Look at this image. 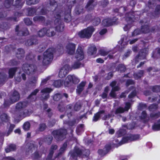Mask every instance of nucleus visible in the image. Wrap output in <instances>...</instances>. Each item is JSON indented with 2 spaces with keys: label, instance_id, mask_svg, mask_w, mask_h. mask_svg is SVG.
Masks as SVG:
<instances>
[{
  "label": "nucleus",
  "instance_id": "obj_1",
  "mask_svg": "<svg viewBox=\"0 0 160 160\" xmlns=\"http://www.w3.org/2000/svg\"><path fill=\"white\" fill-rule=\"evenodd\" d=\"M20 98V95L16 90H14L11 92L9 94V101H5L4 105L5 107H7L12 104L18 101Z\"/></svg>",
  "mask_w": 160,
  "mask_h": 160
},
{
  "label": "nucleus",
  "instance_id": "obj_2",
  "mask_svg": "<svg viewBox=\"0 0 160 160\" xmlns=\"http://www.w3.org/2000/svg\"><path fill=\"white\" fill-rule=\"evenodd\" d=\"M55 51L54 48H49L44 53L42 60L43 65H46L50 63L53 59V54Z\"/></svg>",
  "mask_w": 160,
  "mask_h": 160
},
{
  "label": "nucleus",
  "instance_id": "obj_3",
  "mask_svg": "<svg viewBox=\"0 0 160 160\" xmlns=\"http://www.w3.org/2000/svg\"><path fill=\"white\" fill-rule=\"evenodd\" d=\"M61 11H60L59 12H56L54 14V17L56 19L54 20V22L56 25L55 29L58 32L63 31L64 27V24L61 22Z\"/></svg>",
  "mask_w": 160,
  "mask_h": 160
},
{
  "label": "nucleus",
  "instance_id": "obj_4",
  "mask_svg": "<svg viewBox=\"0 0 160 160\" xmlns=\"http://www.w3.org/2000/svg\"><path fill=\"white\" fill-rule=\"evenodd\" d=\"M95 30L92 26L89 27L79 32L78 35L82 38H89L91 37Z\"/></svg>",
  "mask_w": 160,
  "mask_h": 160
},
{
  "label": "nucleus",
  "instance_id": "obj_5",
  "mask_svg": "<svg viewBox=\"0 0 160 160\" xmlns=\"http://www.w3.org/2000/svg\"><path fill=\"white\" fill-rule=\"evenodd\" d=\"M23 71L27 74L32 75L34 74L37 71L36 66L33 64L24 63L22 66Z\"/></svg>",
  "mask_w": 160,
  "mask_h": 160
},
{
  "label": "nucleus",
  "instance_id": "obj_6",
  "mask_svg": "<svg viewBox=\"0 0 160 160\" xmlns=\"http://www.w3.org/2000/svg\"><path fill=\"white\" fill-rule=\"evenodd\" d=\"M80 81L79 79L74 75H68L65 79L64 85L65 87H69L73 84H77Z\"/></svg>",
  "mask_w": 160,
  "mask_h": 160
},
{
  "label": "nucleus",
  "instance_id": "obj_7",
  "mask_svg": "<svg viewBox=\"0 0 160 160\" xmlns=\"http://www.w3.org/2000/svg\"><path fill=\"white\" fill-rule=\"evenodd\" d=\"M52 133L57 141H62L66 138L67 131H53Z\"/></svg>",
  "mask_w": 160,
  "mask_h": 160
},
{
  "label": "nucleus",
  "instance_id": "obj_8",
  "mask_svg": "<svg viewBox=\"0 0 160 160\" xmlns=\"http://www.w3.org/2000/svg\"><path fill=\"white\" fill-rule=\"evenodd\" d=\"M69 154L71 157L72 159H74L81 156L82 154V150L78 147H75L73 150L70 151Z\"/></svg>",
  "mask_w": 160,
  "mask_h": 160
},
{
  "label": "nucleus",
  "instance_id": "obj_9",
  "mask_svg": "<svg viewBox=\"0 0 160 160\" xmlns=\"http://www.w3.org/2000/svg\"><path fill=\"white\" fill-rule=\"evenodd\" d=\"M52 89L49 88H45L42 89L41 92L42 93L40 97V100L43 102L47 101L49 97V93Z\"/></svg>",
  "mask_w": 160,
  "mask_h": 160
},
{
  "label": "nucleus",
  "instance_id": "obj_10",
  "mask_svg": "<svg viewBox=\"0 0 160 160\" xmlns=\"http://www.w3.org/2000/svg\"><path fill=\"white\" fill-rule=\"evenodd\" d=\"M17 34L20 36H26L29 34V32L26 28L20 29L18 26H17L15 28Z\"/></svg>",
  "mask_w": 160,
  "mask_h": 160
},
{
  "label": "nucleus",
  "instance_id": "obj_11",
  "mask_svg": "<svg viewBox=\"0 0 160 160\" xmlns=\"http://www.w3.org/2000/svg\"><path fill=\"white\" fill-rule=\"evenodd\" d=\"M66 52L70 55H73L75 53L76 49V45L73 43H69L66 45Z\"/></svg>",
  "mask_w": 160,
  "mask_h": 160
},
{
  "label": "nucleus",
  "instance_id": "obj_12",
  "mask_svg": "<svg viewBox=\"0 0 160 160\" xmlns=\"http://www.w3.org/2000/svg\"><path fill=\"white\" fill-rule=\"evenodd\" d=\"M84 57L83 48L81 46H79L76 50L75 58L77 60H81L83 59Z\"/></svg>",
  "mask_w": 160,
  "mask_h": 160
},
{
  "label": "nucleus",
  "instance_id": "obj_13",
  "mask_svg": "<svg viewBox=\"0 0 160 160\" xmlns=\"http://www.w3.org/2000/svg\"><path fill=\"white\" fill-rule=\"evenodd\" d=\"M57 4L56 2L54 0H48L46 7L48 8L49 10L53 12L57 10V8L55 6Z\"/></svg>",
  "mask_w": 160,
  "mask_h": 160
},
{
  "label": "nucleus",
  "instance_id": "obj_14",
  "mask_svg": "<svg viewBox=\"0 0 160 160\" xmlns=\"http://www.w3.org/2000/svg\"><path fill=\"white\" fill-rule=\"evenodd\" d=\"M69 67L68 65H65L60 70L59 73V76L60 78H63L65 77L68 73Z\"/></svg>",
  "mask_w": 160,
  "mask_h": 160
},
{
  "label": "nucleus",
  "instance_id": "obj_15",
  "mask_svg": "<svg viewBox=\"0 0 160 160\" xmlns=\"http://www.w3.org/2000/svg\"><path fill=\"white\" fill-rule=\"evenodd\" d=\"M28 102L20 101L16 104L15 108L17 111L22 112V110L26 108L28 106Z\"/></svg>",
  "mask_w": 160,
  "mask_h": 160
},
{
  "label": "nucleus",
  "instance_id": "obj_16",
  "mask_svg": "<svg viewBox=\"0 0 160 160\" xmlns=\"http://www.w3.org/2000/svg\"><path fill=\"white\" fill-rule=\"evenodd\" d=\"M124 108L120 107L117 108L115 112V114H118L123 113L125 111H127L130 107V102H126Z\"/></svg>",
  "mask_w": 160,
  "mask_h": 160
},
{
  "label": "nucleus",
  "instance_id": "obj_17",
  "mask_svg": "<svg viewBox=\"0 0 160 160\" xmlns=\"http://www.w3.org/2000/svg\"><path fill=\"white\" fill-rule=\"evenodd\" d=\"M58 147L57 145L52 144L51 145L46 160H52V157L54 152V151L57 149Z\"/></svg>",
  "mask_w": 160,
  "mask_h": 160
},
{
  "label": "nucleus",
  "instance_id": "obj_18",
  "mask_svg": "<svg viewBox=\"0 0 160 160\" xmlns=\"http://www.w3.org/2000/svg\"><path fill=\"white\" fill-rule=\"evenodd\" d=\"M97 2L94 0H89L85 7V8L88 10H92L96 6Z\"/></svg>",
  "mask_w": 160,
  "mask_h": 160
},
{
  "label": "nucleus",
  "instance_id": "obj_19",
  "mask_svg": "<svg viewBox=\"0 0 160 160\" xmlns=\"http://www.w3.org/2000/svg\"><path fill=\"white\" fill-rule=\"evenodd\" d=\"M32 112L33 111L31 109H25L23 111L20 112L19 115L20 117L24 118L29 116Z\"/></svg>",
  "mask_w": 160,
  "mask_h": 160
},
{
  "label": "nucleus",
  "instance_id": "obj_20",
  "mask_svg": "<svg viewBox=\"0 0 160 160\" xmlns=\"http://www.w3.org/2000/svg\"><path fill=\"white\" fill-rule=\"evenodd\" d=\"M17 149V146L16 144L11 143L6 147L5 148V151L6 153L10 152L15 151Z\"/></svg>",
  "mask_w": 160,
  "mask_h": 160
},
{
  "label": "nucleus",
  "instance_id": "obj_21",
  "mask_svg": "<svg viewBox=\"0 0 160 160\" xmlns=\"http://www.w3.org/2000/svg\"><path fill=\"white\" fill-rule=\"evenodd\" d=\"M115 23V21L114 19L111 20L110 18L104 19L102 22V24L104 26H109L112 25Z\"/></svg>",
  "mask_w": 160,
  "mask_h": 160
},
{
  "label": "nucleus",
  "instance_id": "obj_22",
  "mask_svg": "<svg viewBox=\"0 0 160 160\" xmlns=\"http://www.w3.org/2000/svg\"><path fill=\"white\" fill-rule=\"evenodd\" d=\"M25 52L24 50L22 48H19L16 52V57L18 59H21L24 56Z\"/></svg>",
  "mask_w": 160,
  "mask_h": 160
},
{
  "label": "nucleus",
  "instance_id": "obj_23",
  "mask_svg": "<svg viewBox=\"0 0 160 160\" xmlns=\"http://www.w3.org/2000/svg\"><path fill=\"white\" fill-rule=\"evenodd\" d=\"M46 36L48 37H51L54 36L56 34L55 28L51 27L48 29L46 28Z\"/></svg>",
  "mask_w": 160,
  "mask_h": 160
},
{
  "label": "nucleus",
  "instance_id": "obj_24",
  "mask_svg": "<svg viewBox=\"0 0 160 160\" xmlns=\"http://www.w3.org/2000/svg\"><path fill=\"white\" fill-rule=\"evenodd\" d=\"M137 55L140 57V60L145 59L146 56V49H144L140 50Z\"/></svg>",
  "mask_w": 160,
  "mask_h": 160
},
{
  "label": "nucleus",
  "instance_id": "obj_25",
  "mask_svg": "<svg viewBox=\"0 0 160 160\" xmlns=\"http://www.w3.org/2000/svg\"><path fill=\"white\" fill-rule=\"evenodd\" d=\"M130 140V136L123 137L122 139L117 144V147L122 145L125 143L128 142V141Z\"/></svg>",
  "mask_w": 160,
  "mask_h": 160
},
{
  "label": "nucleus",
  "instance_id": "obj_26",
  "mask_svg": "<svg viewBox=\"0 0 160 160\" xmlns=\"http://www.w3.org/2000/svg\"><path fill=\"white\" fill-rule=\"evenodd\" d=\"M86 84V82H82L77 86V92L78 94H80L81 92L83 90Z\"/></svg>",
  "mask_w": 160,
  "mask_h": 160
},
{
  "label": "nucleus",
  "instance_id": "obj_27",
  "mask_svg": "<svg viewBox=\"0 0 160 160\" xmlns=\"http://www.w3.org/2000/svg\"><path fill=\"white\" fill-rule=\"evenodd\" d=\"M141 29L143 33H147L150 32L149 26L148 24H144L141 26Z\"/></svg>",
  "mask_w": 160,
  "mask_h": 160
},
{
  "label": "nucleus",
  "instance_id": "obj_28",
  "mask_svg": "<svg viewBox=\"0 0 160 160\" xmlns=\"http://www.w3.org/2000/svg\"><path fill=\"white\" fill-rule=\"evenodd\" d=\"M144 71L139 70L138 72L134 73L133 75L134 78L136 79H140L143 75Z\"/></svg>",
  "mask_w": 160,
  "mask_h": 160
},
{
  "label": "nucleus",
  "instance_id": "obj_29",
  "mask_svg": "<svg viewBox=\"0 0 160 160\" xmlns=\"http://www.w3.org/2000/svg\"><path fill=\"white\" fill-rule=\"evenodd\" d=\"M52 136L50 135L45 136L43 138V140L45 143L48 145H50L52 143L53 140Z\"/></svg>",
  "mask_w": 160,
  "mask_h": 160
},
{
  "label": "nucleus",
  "instance_id": "obj_30",
  "mask_svg": "<svg viewBox=\"0 0 160 160\" xmlns=\"http://www.w3.org/2000/svg\"><path fill=\"white\" fill-rule=\"evenodd\" d=\"M71 8H68V10L67 12L65 13V15L64 17V21L67 22H68L71 20Z\"/></svg>",
  "mask_w": 160,
  "mask_h": 160
},
{
  "label": "nucleus",
  "instance_id": "obj_31",
  "mask_svg": "<svg viewBox=\"0 0 160 160\" xmlns=\"http://www.w3.org/2000/svg\"><path fill=\"white\" fill-rule=\"evenodd\" d=\"M141 139V135L140 134H131V142L137 141Z\"/></svg>",
  "mask_w": 160,
  "mask_h": 160
},
{
  "label": "nucleus",
  "instance_id": "obj_32",
  "mask_svg": "<svg viewBox=\"0 0 160 160\" xmlns=\"http://www.w3.org/2000/svg\"><path fill=\"white\" fill-rule=\"evenodd\" d=\"M33 20L34 22H44L45 21V18L42 16H37L33 18Z\"/></svg>",
  "mask_w": 160,
  "mask_h": 160
},
{
  "label": "nucleus",
  "instance_id": "obj_33",
  "mask_svg": "<svg viewBox=\"0 0 160 160\" xmlns=\"http://www.w3.org/2000/svg\"><path fill=\"white\" fill-rule=\"evenodd\" d=\"M158 108V104L157 103H153L150 105L148 108L150 111H153L157 110Z\"/></svg>",
  "mask_w": 160,
  "mask_h": 160
},
{
  "label": "nucleus",
  "instance_id": "obj_34",
  "mask_svg": "<svg viewBox=\"0 0 160 160\" xmlns=\"http://www.w3.org/2000/svg\"><path fill=\"white\" fill-rule=\"evenodd\" d=\"M104 112V110H102L97 113L94 115L93 118V121L94 122L97 121L100 118L101 114L103 113Z\"/></svg>",
  "mask_w": 160,
  "mask_h": 160
},
{
  "label": "nucleus",
  "instance_id": "obj_35",
  "mask_svg": "<svg viewBox=\"0 0 160 160\" xmlns=\"http://www.w3.org/2000/svg\"><path fill=\"white\" fill-rule=\"evenodd\" d=\"M159 14H160V5H157L156 7L153 15L155 17H158Z\"/></svg>",
  "mask_w": 160,
  "mask_h": 160
},
{
  "label": "nucleus",
  "instance_id": "obj_36",
  "mask_svg": "<svg viewBox=\"0 0 160 160\" xmlns=\"http://www.w3.org/2000/svg\"><path fill=\"white\" fill-rule=\"evenodd\" d=\"M17 68H14L10 69L8 71V74H9V77L10 78H12L14 75Z\"/></svg>",
  "mask_w": 160,
  "mask_h": 160
},
{
  "label": "nucleus",
  "instance_id": "obj_37",
  "mask_svg": "<svg viewBox=\"0 0 160 160\" xmlns=\"http://www.w3.org/2000/svg\"><path fill=\"white\" fill-rule=\"evenodd\" d=\"M96 52L97 49L94 46L90 47L88 49V53L91 55L95 54Z\"/></svg>",
  "mask_w": 160,
  "mask_h": 160
},
{
  "label": "nucleus",
  "instance_id": "obj_38",
  "mask_svg": "<svg viewBox=\"0 0 160 160\" xmlns=\"http://www.w3.org/2000/svg\"><path fill=\"white\" fill-rule=\"evenodd\" d=\"M83 11V8L81 6H77L75 9V12L77 14H79L82 13Z\"/></svg>",
  "mask_w": 160,
  "mask_h": 160
},
{
  "label": "nucleus",
  "instance_id": "obj_39",
  "mask_svg": "<svg viewBox=\"0 0 160 160\" xmlns=\"http://www.w3.org/2000/svg\"><path fill=\"white\" fill-rule=\"evenodd\" d=\"M62 98V95L60 93H57L55 94L53 97V100L55 101H58Z\"/></svg>",
  "mask_w": 160,
  "mask_h": 160
},
{
  "label": "nucleus",
  "instance_id": "obj_40",
  "mask_svg": "<svg viewBox=\"0 0 160 160\" xmlns=\"http://www.w3.org/2000/svg\"><path fill=\"white\" fill-rule=\"evenodd\" d=\"M150 117L152 119H156L160 117V112L158 111L155 113H151L150 114Z\"/></svg>",
  "mask_w": 160,
  "mask_h": 160
},
{
  "label": "nucleus",
  "instance_id": "obj_41",
  "mask_svg": "<svg viewBox=\"0 0 160 160\" xmlns=\"http://www.w3.org/2000/svg\"><path fill=\"white\" fill-rule=\"evenodd\" d=\"M14 15L15 17H10L9 18V19L11 21H17V17L21 16L22 13H20L18 12H16L14 14Z\"/></svg>",
  "mask_w": 160,
  "mask_h": 160
},
{
  "label": "nucleus",
  "instance_id": "obj_42",
  "mask_svg": "<svg viewBox=\"0 0 160 160\" xmlns=\"http://www.w3.org/2000/svg\"><path fill=\"white\" fill-rule=\"evenodd\" d=\"M13 0H5L4 2V6L8 8L10 7L13 3Z\"/></svg>",
  "mask_w": 160,
  "mask_h": 160
},
{
  "label": "nucleus",
  "instance_id": "obj_43",
  "mask_svg": "<svg viewBox=\"0 0 160 160\" xmlns=\"http://www.w3.org/2000/svg\"><path fill=\"white\" fill-rule=\"evenodd\" d=\"M82 106V103L80 102H77L74 105V108L75 111H78L79 110Z\"/></svg>",
  "mask_w": 160,
  "mask_h": 160
},
{
  "label": "nucleus",
  "instance_id": "obj_44",
  "mask_svg": "<svg viewBox=\"0 0 160 160\" xmlns=\"http://www.w3.org/2000/svg\"><path fill=\"white\" fill-rule=\"evenodd\" d=\"M28 16H32L36 12V10L34 8H29L27 9Z\"/></svg>",
  "mask_w": 160,
  "mask_h": 160
},
{
  "label": "nucleus",
  "instance_id": "obj_45",
  "mask_svg": "<svg viewBox=\"0 0 160 160\" xmlns=\"http://www.w3.org/2000/svg\"><path fill=\"white\" fill-rule=\"evenodd\" d=\"M40 0H26V3L29 5H34L38 3Z\"/></svg>",
  "mask_w": 160,
  "mask_h": 160
},
{
  "label": "nucleus",
  "instance_id": "obj_46",
  "mask_svg": "<svg viewBox=\"0 0 160 160\" xmlns=\"http://www.w3.org/2000/svg\"><path fill=\"white\" fill-rule=\"evenodd\" d=\"M63 81L61 80L55 81L53 83V85L56 87L59 88L62 85Z\"/></svg>",
  "mask_w": 160,
  "mask_h": 160
},
{
  "label": "nucleus",
  "instance_id": "obj_47",
  "mask_svg": "<svg viewBox=\"0 0 160 160\" xmlns=\"http://www.w3.org/2000/svg\"><path fill=\"white\" fill-rule=\"evenodd\" d=\"M46 28H44L39 31L38 34L39 37H42L45 35H46Z\"/></svg>",
  "mask_w": 160,
  "mask_h": 160
},
{
  "label": "nucleus",
  "instance_id": "obj_48",
  "mask_svg": "<svg viewBox=\"0 0 160 160\" xmlns=\"http://www.w3.org/2000/svg\"><path fill=\"white\" fill-rule=\"evenodd\" d=\"M127 133V131H117L116 133V136L117 138L123 136Z\"/></svg>",
  "mask_w": 160,
  "mask_h": 160
},
{
  "label": "nucleus",
  "instance_id": "obj_49",
  "mask_svg": "<svg viewBox=\"0 0 160 160\" xmlns=\"http://www.w3.org/2000/svg\"><path fill=\"white\" fill-rule=\"evenodd\" d=\"M39 91V90L38 89H35L28 96V98L31 99H34L33 96H36L37 95V94L38 92Z\"/></svg>",
  "mask_w": 160,
  "mask_h": 160
},
{
  "label": "nucleus",
  "instance_id": "obj_50",
  "mask_svg": "<svg viewBox=\"0 0 160 160\" xmlns=\"http://www.w3.org/2000/svg\"><path fill=\"white\" fill-rule=\"evenodd\" d=\"M7 78L6 75L2 72L0 73V84L5 81Z\"/></svg>",
  "mask_w": 160,
  "mask_h": 160
},
{
  "label": "nucleus",
  "instance_id": "obj_51",
  "mask_svg": "<svg viewBox=\"0 0 160 160\" xmlns=\"http://www.w3.org/2000/svg\"><path fill=\"white\" fill-rule=\"evenodd\" d=\"M117 69L118 71H119L121 72H123L125 70L126 67L124 65L120 64L117 67Z\"/></svg>",
  "mask_w": 160,
  "mask_h": 160
},
{
  "label": "nucleus",
  "instance_id": "obj_52",
  "mask_svg": "<svg viewBox=\"0 0 160 160\" xmlns=\"http://www.w3.org/2000/svg\"><path fill=\"white\" fill-rule=\"evenodd\" d=\"M1 119L2 122H7L9 120V118L7 114L3 113L1 116Z\"/></svg>",
  "mask_w": 160,
  "mask_h": 160
},
{
  "label": "nucleus",
  "instance_id": "obj_53",
  "mask_svg": "<svg viewBox=\"0 0 160 160\" xmlns=\"http://www.w3.org/2000/svg\"><path fill=\"white\" fill-rule=\"evenodd\" d=\"M35 56V55L30 52L27 54L26 58L28 60H32L34 58Z\"/></svg>",
  "mask_w": 160,
  "mask_h": 160
},
{
  "label": "nucleus",
  "instance_id": "obj_54",
  "mask_svg": "<svg viewBox=\"0 0 160 160\" xmlns=\"http://www.w3.org/2000/svg\"><path fill=\"white\" fill-rule=\"evenodd\" d=\"M22 0H15L14 2L13 3V5L18 8L21 7L22 5Z\"/></svg>",
  "mask_w": 160,
  "mask_h": 160
},
{
  "label": "nucleus",
  "instance_id": "obj_55",
  "mask_svg": "<svg viewBox=\"0 0 160 160\" xmlns=\"http://www.w3.org/2000/svg\"><path fill=\"white\" fill-rule=\"evenodd\" d=\"M93 24L94 26H97L101 22V20L98 17L95 18L92 20Z\"/></svg>",
  "mask_w": 160,
  "mask_h": 160
},
{
  "label": "nucleus",
  "instance_id": "obj_56",
  "mask_svg": "<svg viewBox=\"0 0 160 160\" xmlns=\"http://www.w3.org/2000/svg\"><path fill=\"white\" fill-rule=\"evenodd\" d=\"M142 32L141 29L137 28L134 30L133 32L132 33V36H136L142 33Z\"/></svg>",
  "mask_w": 160,
  "mask_h": 160
},
{
  "label": "nucleus",
  "instance_id": "obj_57",
  "mask_svg": "<svg viewBox=\"0 0 160 160\" xmlns=\"http://www.w3.org/2000/svg\"><path fill=\"white\" fill-rule=\"evenodd\" d=\"M32 157L33 160L37 159L40 158L41 156L40 155L38 151H36L32 154Z\"/></svg>",
  "mask_w": 160,
  "mask_h": 160
},
{
  "label": "nucleus",
  "instance_id": "obj_58",
  "mask_svg": "<svg viewBox=\"0 0 160 160\" xmlns=\"http://www.w3.org/2000/svg\"><path fill=\"white\" fill-rule=\"evenodd\" d=\"M82 64L80 62L78 61L75 62L74 64L72 66V68L75 69L79 68Z\"/></svg>",
  "mask_w": 160,
  "mask_h": 160
},
{
  "label": "nucleus",
  "instance_id": "obj_59",
  "mask_svg": "<svg viewBox=\"0 0 160 160\" xmlns=\"http://www.w3.org/2000/svg\"><path fill=\"white\" fill-rule=\"evenodd\" d=\"M30 124L29 122H25L23 125V128L25 130H28L30 129Z\"/></svg>",
  "mask_w": 160,
  "mask_h": 160
},
{
  "label": "nucleus",
  "instance_id": "obj_60",
  "mask_svg": "<svg viewBox=\"0 0 160 160\" xmlns=\"http://www.w3.org/2000/svg\"><path fill=\"white\" fill-rule=\"evenodd\" d=\"M153 130H160V123H155L152 126Z\"/></svg>",
  "mask_w": 160,
  "mask_h": 160
},
{
  "label": "nucleus",
  "instance_id": "obj_61",
  "mask_svg": "<svg viewBox=\"0 0 160 160\" xmlns=\"http://www.w3.org/2000/svg\"><path fill=\"white\" fill-rule=\"evenodd\" d=\"M152 91L154 92H160V87L159 85L153 86L152 88Z\"/></svg>",
  "mask_w": 160,
  "mask_h": 160
},
{
  "label": "nucleus",
  "instance_id": "obj_62",
  "mask_svg": "<svg viewBox=\"0 0 160 160\" xmlns=\"http://www.w3.org/2000/svg\"><path fill=\"white\" fill-rule=\"evenodd\" d=\"M147 106L146 104L141 102L139 104L138 108L139 110H141L144 108H147Z\"/></svg>",
  "mask_w": 160,
  "mask_h": 160
},
{
  "label": "nucleus",
  "instance_id": "obj_63",
  "mask_svg": "<svg viewBox=\"0 0 160 160\" xmlns=\"http://www.w3.org/2000/svg\"><path fill=\"white\" fill-rule=\"evenodd\" d=\"M114 11L116 12H119V13H122V10L123 12H124L127 10V8L125 7H121L119 9L116 8L114 10Z\"/></svg>",
  "mask_w": 160,
  "mask_h": 160
},
{
  "label": "nucleus",
  "instance_id": "obj_64",
  "mask_svg": "<svg viewBox=\"0 0 160 160\" xmlns=\"http://www.w3.org/2000/svg\"><path fill=\"white\" fill-rule=\"evenodd\" d=\"M98 52L102 56H106L109 53V52L107 51L104 49H101L99 50Z\"/></svg>",
  "mask_w": 160,
  "mask_h": 160
}]
</instances>
